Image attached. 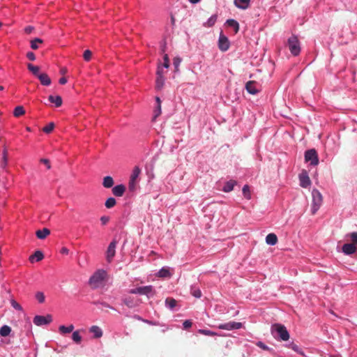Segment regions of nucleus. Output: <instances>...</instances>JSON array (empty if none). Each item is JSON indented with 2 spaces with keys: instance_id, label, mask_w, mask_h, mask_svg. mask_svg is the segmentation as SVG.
I'll use <instances>...</instances> for the list:
<instances>
[{
  "instance_id": "obj_51",
  "label": "nucleus",
  "mask_w": 357,
  "mask_h": 357,
  "mask_svg": "<svg viewBox=\"0 0 357 357\" xmlns=\"http://www.w3.org/2000/svg\"><path fill=\"white\" fill-rule=\"evenodd\" d=\"M100 220V222H101L102 225H107L109 222V217H108V216H102Z\"/></svg>"
},
{
  "instance_id": "obj_39",
  "label": "nucleus",
  "mask_w": 357,
  "mask_h": 357,
  "mask_svg": "<svg viewBox=\"0 0 357 357\" xmlns=\"http://www.w3.org/2000/svg\"><path fill=\"white\" fill-rule=\"evenodd\" d=\"M198 333L202 335H207V336H215L218 335L215 332L211 331L210 330H206V329H199L198 331Z\"/></svg>"
},
{
  "instance_id": "obj_5",
  "label": "nucleus",
  "mask_w": 357,
  "mask_h": 357,
  "mask_svg": "<svg viewBox=\"0 0 357 357\" xmlns=\"http://www.w3.org/2000/svg\"><path fill=\"white\" fill-rule=\"evenodd\" d=\"M305 162H310L311 165L316 166L319 164L318 155L315 149L307 150L305 153Z\"/></svg>"
},
{
  "instance_id": "obj_59",
  "label": "nucleus",
  "mask_w": 357,
  "mask_h": 357,
  "mask_svg": "<svg viewBox=\"0 0 357 357\" xmlns=\"http://www.w3.org/2000/svg\"><path fill=\"white\" fill-rule=\"evenodd\" d=\"M68 252H69L68 249L67 248H65V247L62 248L61 250V252L62 254L68 255Z\"/></svg>"
},
{
  "instance_id": "obj_24",
  "label": "nucleus",
  "mask_w": 357,
  "mask_h": 357,
  "mask_svg": "<svg viewBox=\"0 0 357 357\" xmlns=\"http://www.w3.org/2000/svg\"><path fill=\"white\" fill-rule=\"evenodd\" d=\"M48 100L52 103H54L56 107H60L62 105V98L59 96H50Z\"/></svg>"
},
{
  "instance_id": "obj_55",
  "label": "nucleus",
  "mask_w": 357,
  "mask_h": 357,
  "mask_svg": "<svg viewBox=\"0 0 357 357\" xmlns=\"http://www.w3.org/2000/svg\"><path fill=\"white\" fill-rule=\"evenodd\" d=\"M40 162L45 164L47 166V169H50V163L47 159L42 158L40 159Z\"/></svg>"
},
{
  "instance_id": "obj_43",
  "label": "nucleus",
  "mask_w": 357,
  "mask_h": 357,
  "mask_svg": "<svg viewBox=\"0 0 357 357\" xmlns=\"http://www.w3.org/2000/svg\"><path fill=\"white\" fill-rule=\"evenodd\" d=\"M92 52L91 51L86 50L84 52L83 57L85 61H89L91 59Z\"/></svg>"
},
{
  "instance_id": "obj_2",
  "label": "nucleus",
  "mask_w": 357,
  "mask_h": 357,
  "mask_svg": "<svg viewBox=\"0 0 357 357\" xmlns=\"http://www.w3.org/2000/svg\"><path fill=\"white\" fill-rule=\"evenodd\" d=\"M271 333H277L280 338L283 341H287L289 339V334L286 327L280 324H274L271 326Z\"/></svg>"
},
{
  "instance_id": "obj_30",
  "label": "nucleus",
  "mask_w": 357,
  "mask_h": 357,
  "mask_svg": "<svg viewBox=\"0 0 357 357\" xmlns=\"http://www.w3.org/2000/svg\"><path fill=\"white\" fill-rule=\"evenodd\" d=\"M27 68L29 69V70L30 72H31L33 73V75H36L38 77L39 74V70H40V68L37 66H33V64L31 63H28L27 64Z\"/></svg>"
},
{
  "instance_id": "obj_25",
  "label": "nucleus",
  "mask_w": 357,
  "mask_h": 357,
  "mask_svg": "<svg viewBox=\"0 0 357 357\" xmlns=\"http://www.w3.org/2000/svg\"><path fill=\"white\" fill-rule=\"evenodd\" d=\"M114 185V180L112 176H107L104 177L102 185L106 188H112Z\"/></svg>"
},
{
  "instance_id": "obj_58",
  "label": "nucleus",
  "mask_w": 357,
  "mask_h": 357,
  "mask_svg": "<svg viewBox=\"0 0 357 357\" xmlns=\"http://www.w3.org/2000/svg\"><path fill=\"white\" fill-rule=\"evenodd\" d=\"M59 82L61 84H65L67 82V79L63 77L59 79Z\"/></svg>"
},
{
  "instance_id": "obj_40",
  "label": "nucleus",
  "mask_w": 357,
  "mask_h": 357,
  "mask_svg": "<svg viewBox=\"0 0 357 357\" xmlns=\"http://www.w3.org/2000/svg\"><path fill=\"white\" fill-rule=\"evenodd\" d=\"M181 63V59L179 58V57H175L173 59V65L174 66V71L175 72H178L179 71V66Z\"/></svg>"
},
{
  "instance_id": "obj_11",
  "label": "nucleus",
  "mask_w": 357,
  "mask_h": 357,
  "mask_svg": "<svg viewBox=\"0 0 357 357\" xmlns=\"http://www.w3.org/2000/svg\"><path fill=\"white\" fill-rule=\"evenodd\" d=\"M300 185L303 188H307L311 184V181L307 172H303L299 175Z\"/></svg>"
},
{
  "instance_id": "obj_19",
  "label": "nucleus",
  "mask_w": 357,
  "mask_h": 357,
  "mask_svg": "<svg viewBox=\"0 0 357 357\" xmlns=\"http://www.w3.org/2000/svg\"><path fill=\"white\" fill-rule=\"evenodd\" d=\"M140 295L149 296L150 294H155L153 287L151 285L139 287Z\"/></svg>"
},
{
  "instance_id": "obj_15",
  "label": "nucleus",
  "mask_w": 357,
  "mask_h": 357,
  "mask_svg": "<svg viewBox=\"0 0 357 357\" xmlns=\"http://www.w3.org/2000/svg\"><path fill=\"white\" fill-rule=\"evenodd\" d=\"M40 83L44 86H49L51 84V79L46 73H41L38 75Z\"/></svg>"
},
{
  "instance_id": "obj_46",
  "label": "nucleus",
  "mask_w": 357,
  "mask_h": 357,
  "mask_svg": "<svg viewBox=\"0 0 357 357\" xmlns=\"http://www.w3.org/2000/svg\"><path fill=\"white\" fill-rule=\"evenodd\" d=\"M137 181L135 180L130 179L128 183V188L130 191H134L136 189Z\"/></svg>"
},
{
  "instance_id": "obj_1",
  "label": "nucleus",
  "mask_w": 357,
  "mask_h": 357,
  "mask_svg": "<svg viewBox=\"0 0 357 357\" xmlns=\"http://www.w3.org/2000/svg\"><path fill=\"white\" fill-rule=\"evenodd\" d=\"M107 275L106 271L104 270H98L95 272L89 279V284L93 289H97L101 287L105 280Z\"/></svg>"
},
{
  "instance_id": "obj_53",
  "label": "nucleus",
  "mask_w": 357,
  "mask_h": 357,
  "mask_svg": "<svg viewBox=\"0 0 357 357\" xmlns=\"http://www.w3.org/2000/svg\"><path fill=\"white\" fill-rule=\"evenodd\" d=\"M26 57L30 60V61H35L36 60V55L33 52H27L26 54Z\"/></svg>"
},
{
  "instance_id": "obj_32",
  "label": "nucleus",
  "mask_w": 357,
  "mask_h": 357,
  "mask_svg": "<svg viewBox=\"0 0 357 357\" xmlns=\"http://www.w3.org/2000/svg\"><path fill=\"white\" fill-rule=\"evenodd\" d=\"M25 114V110L22 106H17L15 108L13 114L15 117H20Z\"/></svg>"
},
{
  "instance_id": "obj_23",
  "label": "nucleus",
  "mask_w": 357,
  "mask_h": 357,
  "mask_svg": "<svg viewBox=\"0 0 357 357\" xmlns=\"http://www.w3.org/2000/svg\"><path fill=\"white\" fill-rule=\"evenodd\" d=\"M236 184V182L234 180H230L227 181L223 187L222 190L225 192H229L233 190L234 185Z\"/></svg>"
},
{
  "instance_id": "obj_22",
  "label": "nucleus",
  "mask_w": 357,
  "mask_h": 357,
  "mask_svg": "<svg viewBox=\"0 0 357 357\" xmlns=\"http://www.w3.org/2000/svg\"><path fill=\"white\" fill-rule=\"evenodd\" d=\"M44 258V255L43 252L40 250H37L34 252L33 255L29 257V261L33 263L34 260L36 261H40Z\"/></svg>"
},
{
  "instance_id": "obj_18",
  "label": "nucleus",
  "mask_w": 357,
  "mask_h": 357,
  "mask_svg": "<svg viewBox=\"0 0 357 357\" xmlns=\"http://www.w3.org/2000/svg\"><path fill=\"white\" fill-rule=\"evenodd\" d=\"M89 331L93 334L94 338H100L102 336V331L98 326H92L90 328Z\"/></svg>"
},
{
  "instance_id": "obj_60",
  "label": "nucleus",
  "mask_w": 357,
  "mask_h": 357,
  "mask_svg": "<svg viewBox=\"0 0 357 357\" xmlns=\"http://www.w3.org/2000/svg\"><path fill=\"white\" fill-rule=\"evenodd\" d=\"M101 305H102L103 307H108V308H110V309H114L112 306H110L108 303H105V302H102V303H101Z\"/></svg>"
},
{
  "instance_id": "obj_41",
  "label": "nucleus",
  "mask_w": 357,
  "mask_h": 357,
  "mask_svg": "<svg viewBox=\"0 0 357 357\" xmlns=\"http://www.w3.org/2000/svg\"><path fill=\"white\" fill-rule=\"evenodd\" d=\"M54 128V123L51 122L43 128V131L45 133H50Z\"/></svg>"
},
{
  "instance_id": "obj_31",
  "label": "nucleus",
  "mask_w": 357,
  "mask_h": 357,
  "mask_svg": "<svg viewBox=\"0 0 357 357\" xmlns=\"http://www.w3.org/2000/svg\"><path fill=\"white\" fill-rule=\"evenodd\" d=\"M227 24L229 26L233 27L235 30V33H237L239 30V24L237 21L235 20H228L227 21Z\"/></svg>"
},
{
  "instance_id": "obj_34",
  "label": "nucleus",
  "mask_w": 357,
  "mask_h": 357,
  "mask_svg": "<svg viewBox=\"0 0 357 357\" xmlns=\"http://www.w3.org/2000/svg\"><path fill=\"white\" fill-rule=\"evenodd\" d=\"M176 301L173 298H167L165 304L169 309H173L176 305Z\"/></svg>"
},
{
  "instance_id": "obj_17",
  "label": "nucleus",
  "mask_w": 357,
  "mask_h": 357,
  "mask_svg": "<svg viewBox=\"0 0 357 357\" xmlns=\"http://www.w3.org/2000/svg\"><path fill=\"white\" fill-rule=\"evenodd\" d=\"M123 303L130 308L136 307L138 305L137 301L132 297H126L123 299Z\"/></svg>"
},
{
  "instance_id": "obj_3",
  "label": "nucleus",
  "mask_w": 357,
  "mask_h": 357,
  "mask_svg": "<svg viewBox=\"0 0 357 357\" xmlns=\"http://www.w3.org/2000/svg\"><path fill=\"white\" fill-rule=\"evenodd\" d=\"M312 214H315L319 210L323 202V197L320 192L317 189H313L312 191Z\"/></svg>"
},
{
  "instance_id": "obj_6",
  "label": "nucleus",
  "mask_w": 357,
  "mask_h": 357,
  "mask_svg": "<svg viewBox=\"0 0 357 357\" xmlns=\"http://www.w3.org/2000/svg\"><path fill=\"white\" fill-rule=\"evenodd\" d=\"M52 321V317L50 314L46 316L36 315L33 317V322L38 326L47 325Z\"/></svg>"
},
{
  "instance_id": "obj_37",
  "label": "nucleus",
  "mask_w": 357,
  "mask_h": 357,
  "mask_svg": "<svg viewBox=\"0 0 357 357\" xmlns=\"http://www.w3.org/2000/svg\"><path fill=\"white\" fill-rule=\"evenodd\" d=\"M217 20V15H212L206 23H204L205 26L211 27L213 26Z\"/></svg>"
},
{
  "instance_id": "obj_21",
  "label": "nucleus",
  "mask_w": 357,
  "mask_h": 357,
  "mask_svg": "<svg viewBox=\"0 0 357 357\" xmlns=\"http://www.w3.org/2000/svg\"><path fill=\"white\" fill-rule=\"evenodd\" d=\"M50 234V230L47 228H43V229L37 230L36 235L39 239H44Z\"/></svg>"
},
{
  "instance_id": "obj_44",
  "label": "nucleus",
  "mask_w": 357,
  "mask_h": 357,
  "mask_svg": "<svg viewBox=\"0 0 357 357\" xmlns=\"http://www.w3.org/2000/svg\"><path fill=\"white\" fill-rule=\"evenodd\" d=\"M257 345L264 349V350H266V351H268L270 352H272L273 350L271 349V348H269L268 347H267L264 343H263L262 342H258L257 343Z\"/></svg>"
},
{
  "instance_id": "obj_27",
  "label": "nucleus",
  "mask_w": 357,
  "mask_h": 357,
  "mask_svg": "<svg viewBox=\"0 0 357 357\" xmlns=\"http://www.w3.org/2000/svg\"><path fill=\"white\" fill-rule=\"evenodd\" d=\"M158 276L160 278H168L171 276V273L168 268L163 267L158 273Z\"/></svg>"
},
{
  "instance_id": "obj_9",
  "label": "nucleus",
  "mask_w": 357,
  "mask_h": 357,
  "mask_svg": "<svg viewBox=\"0 0 357 357\" xmlns=\"http://www.w3.org/2000/svg\"><path fill=\"white\" fill-rule=\"evenodd\" d=\"M229 41L227 36H225L223 34H220L218 40V47L219 49L222 51L225 52L227 51L229 47Z\"/></svg>"
},
{
  "instance_id": "obj_10",
  "label": "nucleus",
  "mask_w": 357,
  "mask_h": 357,
  "mask_svg": "<svg viewBox=\"0 0 357 357\" xmlns=\"http://www.w3.org/2000/svg\"><path fill=\"white\" fill-rule=\"evenodd\" d=\"M162 69L161 68L160 66H158L157 70V78L155 80V87L158 90H160L164 85L165 79L164 77L162 76Z\"/></svg>"
},
{
  "instance_id": "obj_63",
  "label": "nucleus",
  "mask_w": 357,
  "mask_h": 357,
  "mask_svg": "<svg viewBox=\"0 0 357 357\" xmlns=\"http://www.w3.org/2000/svg\"><path fill=\"white\" fill-rule=\"evenodd\" d=\"M189 1L192 3H197L200 1V0H189Z\"/></svg>"
},
{
  "instance_id": "obj_50",
  "label": "nucleus",
  "mask_w": 357,
  "mask_h": 357,
  "mask_svg": "<svg viewBox=\"0 0 357 357\" xmlns=\"http://www.w3.org/2000/svg\"><path fill=\"white\" fill-rule=\"evenodd\" d=\"M11 305L15 309V310H22V307H21V305L15 301L13 300L11 301Z\"/></svg>"
},
{
  "instance_id": "obj_7",
  "label": "nucleus",
  "mask_w": 357,
  "mask_h": 357,
  "mask_svg": "<svg viewBox=\"0 0 357 357\" xmlns=\"http://www.w3.org/2000/svg\"><path fill=\"white\" fill-rule=\"evenodd\" d=\"M242 326L243 324L241 322L229 321L227 323L218 325V328L222 330L231 331L234 329H239Z\"/></svg>"
},
{
  "instance_id": "obj_26",
  "label": "nucleus",
  "mask_w": 357,
  "mask_h": 357,
  "mask_svg": "<svg viewBox=\"0 0 357 357\" xmlns=\"http://www.w3.org/2000/svg\"><path fill=\"white\" fill-rule=\"evenodd\" d=\"M73 330H74V326L73 324H70L68 326H65L62 325V326H60L59 328V332L63 334L71 333Z\"/></svg>"
},
{
  "instance_id": "obj_4",
  "label": "nucleus",
  "mask_w": 357,
  "mask_h": 357,
  "mask_svg": "<svg viewBox=\"0 0 357 357\" xmlns=\"http://www.w3.org/2000/svg\"><path fill=\"white\" fill-rule=\"evenodd\" d=\"M288 47L294 56H297L301 52L300 43L298 38L293 35L288 39Z\"/></svg>"
},
{
  "instance_id": "obj_56",
  "label": "nucleus",
  "mask_w": 357,
  "mask_h": 357,
  "mask_svg": "<svg viewBox=\"0 0 357 357\" xmlns=\"http://www.w3.org/2000/svg\"><path fill=\"white\" fill-rule=\"evenodd\" d=\"M130 294H140V291H139V287H137V288H135V289H130V291H129Z\"/></svg>"
},
{
  "instance_id": "obj_48",
  "label": "nucleus",
  "mask_w": 357,
  "mask_h": 357,
  "mask_svg": "<svg viewBox=\"0 0 357 357\" xmlns=\"http://www.w3.org/2000/svg\"><path fill=\"white\" fill-rule=\"evenodd\" d=\"M291 348L294 351L297 352L298 354H299L303 356H305V353L301 349H300L297 345L294 344L292 346Z\"/></svg>"
},
{
  "instance_id": "obj_20",
  "label": "nucleus",
  "mask_w": 357,
  "mask_h": 357,
  "mask_svg": "<svg viewBox=\"0 0 357 357\" xmlns=\"http://www.w3.org/2000/svg\"><path fill=\"white\" fill-rule=\"evenodd\" d=\"M266 243L268 245H275L278 243L277 236L273 233L268 234L266 237Z\"/></svg>"
},
{
  "instance_id": "obj_57",
  "label": "nucleus",
  "mask_w": 357,
  "mask_h": 357,
  "mask_svg": "<svg viewBox=\"0 0 357 357\" xmlns=\"http://www.w3.org/2000/svg\"><path fill=\"white\" fill-rule=\"evenodd\" d=\"M33 30V26H26L25 27L24 29V31L25 33L29 34L32 32V31Z\"/></svg>"
},
{
  "instance_id": "obj_36",
  "label": "nucleus",
  "mask_w": 357,
  "mask_h": 357,
  "mask_svg": "<svg viewBox=\"0 0 357 357\" xmlns=\"http://www.w3.org/2000/svg\"><path fill=\"white\" fill-rule=\"evenodd\" d=\"M72 339L77 344H79L81 342L82 336L79 335V331H75L73 333Z\"/></svg>"
},
{
  "instance_id": "obj_61",
  "label": "nucleus",
  "mask_w": 357,
  "mask_h": 357,
  "mask_svg": "<svg viewBox=\"0 0 357 357\" xmlns=\"http://www.w3.org/2000/svg\"><path fill=\"white\" fill-rule=\"evenodd\" d=\"M6 151H4L3 152V160H4V162H6V160H7V158H6Z\"/></svg>"
},
{
  "instance_id": "obj_28",
  "label": "nucleus",
  "mask_w": 357,
  "mask_h": 357,
  "mask_svg": "<svg viewBox=\"0 0 357 357\" xmlns=\"http://www.w3.org/2000/svg\"><path fill=\"white\" fill-rule=\"evenodd\" d=\"M10 332L11 328L7 325H4L0 328V335L2 337H6L9 335Z\"/></svg>"
},
{
  "instance_id": "obj_13",
  "label": "nucleus",
  "mask_w": 357,
  "mask_h": 357,
  "mask_svg": "<svg viewBox=\"0 0 357 357\" xmlns=\"http://www.w3.org/2000/svg\"><path fill=\"white\" fill-rule=\"evenodd\" d=\"M342 249V252L346 255H351L356 251V245L353 243H345Z\"/></svg>"
},
{
  "instance_id": "obj_42",
  "label": "nucleus",
  "mask_w": 357,
  "mask_h": 357,
  "mask_svg": "<svg viewBox=\"0 0 357 357\" xmlns=\"http://www.w3.org/2000/svg\"><path fill=\"white\" fill-rule=\"evenodd\" d=\"M36 298L40 303H43L45 301V295L43 292H37L36 294Z\"/></svg>"
},
{
  "instance_id": "obj_29",
  "label": "nucleus",
  "mask_w": 357,
  "mask_h": 357,
  "mask_svg": "<svg viewBox=\"0 0 357 357\" xmlns=\"http://www.w3.org/2000/svg\"><path fill=\"white\" fill-rule=\"evenodd\" d=\"M141 173V169L139 167L135 166L132 170L130 179L135 180L137 181L139 174Z\"/></svg>"
},
{
  "instance_id": "obj_54",
  "label": "nucleus",
  "mask_w": 357,
  "mask_h": 357,
  "mask_svg": "<svg viewBox=\"0 0 357 357\" xmlns=\"http://www.w3.org/2000/svg\"><path fill=\"white\" fill-rule=\"evenodd\" d=\"M192 323L190 320H185L183 325L185 329H188L192 326Z\"/></svg>"
},
{
  "instance_id": "obj_64",
  "label": "nucleus",
  "mask_w": 357,
  "mask_h": 357,
  "mask_svg": "<svg viewBox=\"0 0 357 357\" xmlns=\"http://www.w3.org/2000/svg\"><path fill=\"white\" fill-rule=\"evenodd\" d=\"M145 322L148 323V324H153V323L151 321H144Z\"/></svg>"
},
{
  "instance_id": "obj_16",
  "label": "nucleus",
  "mask_w": 357,
  "mask_h": 357,
  "mask_svg": "<svg viewBox=\"0 0 357 357\" xmlns=\"http://www.w3.org/2000/svg\"><path fill=\"white\" fill-rule=\"evenodd\" d=\"M250 0H234V5L241 9L245 10L249 7Z\"/></svg>"
},
{
  "instance_id": "obj_38",
  "label": "nucleus",
  "mask_w": 357,
  "mask_h": 357,
  "mask_svg": "<svg viewBox=\"0 0 357 357\" xmlns=\"http://www.w3.org/2000/svg\"><path fill=\"white\" fill-rule=\"evenodd\" d=\"M243 195L247 199H251V193L250 190V187L248 185H245L243 188Z\"/></svg>"
},
{
  "instance_id": "obj_62",
  "label": "nucleus",
  "mask_w": 357,
  "mask_h": 357,
  "mask_svg": "<svg viewBox=\"0 0 357 357\" xmlns=\"http://www.w3.org/2000/svg\"><path fill=\"white\" fill-rule=\"evenodd\" d=\"M66 72H67V69L66 68H62L61 70V73L63 74V75L66 74Z\"/></svg>"
},
{
  "instance_id": "obj_12",
  "label": "nucleus",
  "mask_w": 357,
  "mask_h": 357,
  "mask_svg": "<svg viewBox=\"0 0 357 357\" xmlns=\"http://www.w3.org/2000/svg\"><path fill=\"white\" fill-rule=\"evenodd\" d=\"M256 85V82L249 81L246 83L245 89L249 93L255 95L259 92V89L257 88Z\"/></svg>"
},
{
  "instance_id": "obj_45",
  "label": "nucleus",
  "mask_w": 357,
  "mask_h": 357,
  "mask_svg": "<svg viewBox=\"0 0 357 357\" xmlns=\"http://www.w3.org/2000/svg\"><path fill=\"white\" fill-rule=\"evenodd\" d=\"M191 294L195 298H200L202 296V292L199 289H192Z\"/></svg>"
},
{
  "instance_id": "obj_14",
  "label": "nucleus",
  "mask_w": 357,
  "mask_h": 357,
  "mask_svg": "<svg viewBox=\"0 0 357 357\" xmlns=\"http://www.w3.org/2000/svg\"><path fill=\"white\" fill-rule=\"evenodd\" d=\"M125 191H126V187H125V185H123L122 184L116 185L112 188V193L114 194V195H115L116 197L123 196Z\"/></svg>"
},
{
  "instance_id": "obj_49",
  "label": "nucleus",
  "mask_w": 357,
  "mask_h": 357,
  "mask_svg": "<svg viewBox=\"0 0 357 357\" xmlns=\"http://www.w3.org/2000/svg\"><path fill=\"white\" fill-rule=\"evenodd\" d=\"M163 59H164L163 66L166 68H168L169 67V60L168 55L165 54Z\"/></svg>"
},
{
  "instance_id": "obj_52",
  "label": "nucleus",
  "mask_w": 357,
  "mask_h": 357,
  "mask_svg": "<svg viewBox=\"0 0 357 357\" xmlns=\"http://www.w3.org/2000/svg\"><path fill=\"white\" fill-rule=\"evenodd\" d=\"M156 102L158 103V113L155 114V116L161 113V100L158 97L156 98Z\"/></svg>"
},
{
  "instance_id": "obj_35",
  "label": "nucleus",
  "mask_w": 357,
  "mask_h": 357,
  "mask_svg": "<svg viewBox=\"0 0 357 357\" xmlns=\"http://www.w3.org/2000/svg\"><path fill=\"white\" fill-rule=\"evenodd\" d=\"M116 199L114 197H109L106 200L105 206L107 208H111L114 207L116 205Z\"/></svg>"
},
{
  "instance_id": "obj_47",
  "label": "nucleus",
  "mask_w": 357,
  "mask_h": 357,
  "mask_svg": "<svg viewBox=\"0 0 357 357\" xmlns=\"http://www.w3.org/2000/svg\"><path fill=\"white\" fill-rule=\"evenodd\" d=\"M349 236L353 242L352 243L357 245V232H352Z\"/></svg>"
},
{
  "instance_id": "obj_33",
  "label": "nucleus",
  "mask_w": 357,
  "mask_h": 357,
  "mask_svg": "<svg viewBox=\"0 0 357 357\" xmlns=\"http://www.w3.org/2000/svg\"><path fill=\"white\" fill-rule=\"evenodd\" d=\"M43 43V40L40 38H36L32 40H31V49L36 50L38 49L39 46L38 44H42Z\"/></svg>"
},
{
  "instance_id": "obj_8",
  "label": "nucleus",
  "mask_w": 357,
  "mask_h": 357,
  "mask_svg": "<svg viewBox=\"0 0 357 357\" xmlns=\"http://www.w3.org/2000/svg\"><path fill=\"white\" fill-rule=\"evenodd\" d=\"M117 242L113 240L109 245L106 252V259L108 262H111L116 254V247Z\"/></svg>"
}]
</instances>
